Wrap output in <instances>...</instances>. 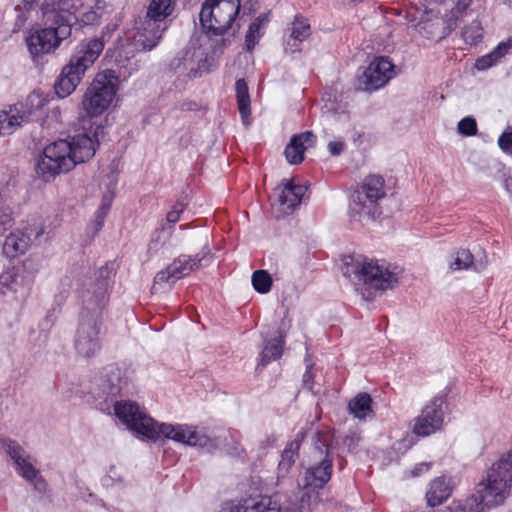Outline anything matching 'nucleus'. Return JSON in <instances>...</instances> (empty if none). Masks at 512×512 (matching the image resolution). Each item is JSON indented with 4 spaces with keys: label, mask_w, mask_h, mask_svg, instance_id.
Masks as SVG:
<instances>
[{
    "label": "nucleus",
    "mask_w": 512,
    "mask_h": 512,
    "mask_svg": "<svg viewBox=\"0 0 512 512\" xmlns=\"http://www.w3.org/2000/svg\"><path fill=\"white\" fill-rule=\"evenodd\" d=\"M114 413L127 429L143 440L156 442L164 437L188 446L207 448L209 451L218 447L216 439L208 436L203 429L187 424L157 422L144 408L130 400L116 401Z\"/></svg>",
    "instance_id": "obj_1"
},
{
    "label": "nucleus",
    "mask_w": 512,
    "mask_h": 512,
    "mask_svg": "<svg viewBox=\"0 0 512 512\" xmlns=\"http://www.w3.org/2000/svg\"><path fill=\"white\" fill-rule=\"evenodd\" d=\"M42 10L46 26L32 28L24 37L33 63H39L43 56L54 53L70 37L75 18L65 3L62 6L51 5V0H45Z\"/></svg>",
    "instance_id": "obj_2"
},
{
    "label": "nucleus",
    "mask_w": 512,
    "mask_h": 512,
    "mask_svg": "<svg viewBox=\"0 0 512 512\" xmlns=\"http://www.w3.org/2000/svg\"><path fill=\"white\" fill-rule=\"evenodd\" d=\"M512 449L503 454L488 469L486 477L479 483L477 494L459 501L456 512H485L504 503L511 492Z\"/></svg>",
    "instance_id": "obj_3"
},
{
    "label": "nucleus",
    "mask_w": 512,
    "mask_h": 512,
    "mask_svg": "<svg viewBox=\"0 0 512 512\" xmlns=\"http://www.w3.org/2000/svg\"><path fill=\"white\" fill-rule=\"evenodd\" d=\"M103 50L104 42L101 38H89L81 41L70 56L68 63L61 69L54 84L55 93L60 98L71 95Z\"/></svg>",
    "instance_id": "obj_4"
},
{
    "label": "nucleus",
    "mask_w": 512,
    "mask_h": 512,
    "mask_svg": "<svg viewBox=\"0 0 512 512\" xmlns=\"http://www.w3.org/2000/svg\"><path fill=\"white\" fill-rule=\"evenodd\" d=\"M135 70L136 68H131L127 73L121 70L117 73L113 69H106L96 74L82 99L86 121L94 122V118L102 115L110 107L118 91L119 77L126 78Z\"/></svg>",
    "instance_id": "obj_5"
},
{
    "label": "nucleus",
    "mask_w": 512,
    "mask_h": 512,
    "mask_svg": "<svg viewBox=\"0 0 512 512\" xmlns=\"http://www.w3.org/2000/svg\"><path fill=\"white\" fill-rule=\"evenodd\" d=\"M240 0H205L199 18L204 34L208 37L225 35L240 12Z\"/></svg>",
    "instance_id": "obj_6"
},
{
    "label": "nucleus",
    "mask_w": 512,
    "mask_h": 512,
    "mask_svg": "<svg viewBox=\"0 0 512 512\" xmlns=\"http://www.w3.org/2000/svg\"><path fill=\"white\" fill-rule=\"evenodd\" d=\"M385 180L380 175L367 176L361 187L355 190L350 196L349 212L352 217H359V220H374L380 216L381 209L378 201L384 198Z\"/></svg>",
    "instance_id": "obj_7"
},
{
    "label": "nucleus",
    "mask_w": 512,
    "mask_h": 512,
    "mask_svg": "<svg viewBox=\"0 0 512 512\" xmlns=\"http://www.w3.org/2000/svg\"><path fill=\"white\" fill-rule=\"evenodd\" d=\"M101 313H94L93 310H88L85 306L82 307L74 337V348L76 354L81 358L90 359L101 351Z\"/></svg>",
    "instance_id": "obj_8"
},
{
    "label": "nucleus",
    "mask_w": 512,
    "mask_h": 512,
    "mask_svg": "<svg viewBox=\"0 0 512 512\" xmlns=\"http://www.w3.org/2000/svg\"><path fill=\"white\" fill-rule=\"evenodd\" d=\"M68 140L59 139L47 145L37 162V173L49 181L56 175L66 173L75 167Z\"/></svg>",
    "instance_id": "obj_9"
},
{
    "label": "nucleus",
    "mask_w": 512,
    "mask_h": 512,
    "mask_svg": "<svg viewBox=\"0 0 512 512\" xmlns=\"http://www.w3.org/2000/svg\"><path fill=\"white\" fill-rule=\"evenodd\" d=\"M352 272L368 290L386 291L393 289L398 283L397 274L378 260L368 258L357 260L352 265Z\"/></svg>",
    "instance_id": "obj_10"
},
{
    "label": "nucleus",
    "mask_w": 512,
    "mask_h": 512,
    "mask_svg": "<svg viewBox=\"0 0 512 512\" xmlns=\"http://www.w3.org/2000/svg\"><path fill=\"white\" fill-rule=\"evenodd\" d=\"M326 447L325 457L317 464L311 465L305 469L303 476L299 481V487L304 491L301 498L303 503L304 497L307 496L309 500L313 499L314 503L318 502V491L323 489L329 482L333 471V456Z\"/></svg>",
    "instance_id": "obj_11"
},
{
    "label": "nucleus",
    "mask_w": 512,
    "mask_h": 512,
    "mask_svg": "<svg viewBox=\"0 0 512 512\" xmlns=\"http://www.w3.org/2000/svg\"><path fill=\"white\" fill-rule=\"evenodd\" d=\"M83 133H79L71 138L69 145L71 147V156L75 160V165L83 163L92 158L99 145L100 138L104 137L105 127L96 122L82 120Z\"/></svg>",
    "instance_id": "obj_12"
},
{
    "label": "nucleus",
    "mask_w": 512,
    "mask_h": 512,
    "mask_svg": "<svg viewBox=\"0 0 512 512\" xmlns=\"http://www.w3.org/2000/svg\"><path fill=\"white\" fill-rule=\"evenodd\" d=\"M210 255L207 245L194 256L182 254L175 258L165 269L157 272L154 277V286L164 283L174 284L176 281L188 276L192 271L203 265V261Z\"/></svg>",
    "instance_id": "obj_13"
},
{
    "label": "nucleus",
    "mask_w": 512,
    "mask_h": 512,
    "mask_svg": "<svg viewBox=\"0 0 512 512\" xmlns=\"http://www.w3.org/2000/svg\"><path fill=\"white\" fill-rule=\"evenodd\" d=\"M113 263H106L97 272V279L85 286L80 292L82 306L94 313L102 312L108 301L109 281L114 275Z\"/></svg>",
    "instance_id": "obj_14"
},
{
    "label": "nucleus",
    "mask_w": 512,
    "mask_h": 512,
    "mask_svg": "<svg viewBox=\"0 0 512 512\" xmlns=\"http://www.w3.org/2000/svg\"><path fill=\"white\" fill-rule=\"evenodd\" d=\"M218 512H281L280 497L252 490L238 500L225 501Z\"/></svg>",
    "instance_id": "obj_15"
},
{
    "label": "nucleus",
    "mask_w": 512,
    "mask_h": 512,
    "mask_svg": "<svg viewBox=\"0 0 512 512\" xmlns=\"http://www.w3.org/2000/svg\"><path fill=\"white\" fill-rule=\"evenodd\" d=\"M3 447L13 460L18 475L31 483L37 491L45 492L47 483L41 476L40 471L34 467L31 456L24 448L12 439L3 440Z\"/></svg>",
    "instance_id": "obj_16"
},
{
    "label": "nucleus",
    "mask_w": 512,
    "mask_h": 512,
    "mask_svg": "<svg viewBox=\"0 0 512 512\" xmlns=\"http://www.w3.org/2000/svg\"><path fill=\"white\" fill-rule=\"evenodd\" d=\"M446 407L445 395L439 394L433 397L414 419L413 433L419 437H427L440 430Z\"/></svg>",
    "instance_id": "obj_17"
},
{
    "label": "nucleus",
    "mask_w": 512,
    "mask_h": 512,
    "mask_svg": "<svg viewBox=\"0 0 512 512\" xmlns=\"http://www.w3.org/2000/svg\"><path fill=\"white\" fill-rule=\"evenodd\" d=\"M34 99L38 100L36 108H41L42 100L35 95H30L25 103H17L11 106L9 111H0V136L11 135L24 123L31 120Z\"/></svg>",
    "instance_id": "obj_18"
},
{
    "label": "nucleus",
    "mask_w": 512,
    "mask_h": 512,
    "mask_svg": "<svg viewBox=\"0 0 512 512\" xmlns=\"http://www.w3.org/2000/svg\"><path fill=\"white\" fill-rule=\"evenodd\" d=\"M394 76V65L388 57H377L363 72L360 83L365 91L373 92L384 87Z\"/></svg>",
    "instance_id": "obj_19"
},
{
    "label": "nucleus",
    "mask_w": 512,
    "mask_h": 512,
    "mask_svg": "<svg viewBox=\"0 0 512 512\" xmlns=\"http://www.w3.org/2000/svg\"><path fill=\"white\" fill-rule=\"evenodd\" d=\"M134 29L143 48L151 50L158 44L162 34L167 29L166 18L152 17L150 12L146 11L145 16L135 21Z\"/></svg>",
    "instance_id": "obj_20"
},
{
    "label": "nucleus",
    "mask_w": 512,
    "mask_h": 512,
    "mask_svg": "<svg viewBox=\"0 0 512 512\" xmlns=\"http://www.w3.org/2000/svg\"><path fill=\"white\" fill-rule=\"evenodd\" d=\"M42 232V230L34 232L32 229L28 228L11 232L3 243V254L9 259L24 255L31 246L32 235L37 238Z\"/></svg>",
    "instance_id": "obj_21"
},
{
    "label": "nucleus",
    "mask_w": 512,
    "mask_h": 512,
    "mask_svg": "<svg viewBox=\"0 0 512 512\" xmlns=\"http://www.w3.org/2000/svg\"><path fill=\"white\" fill-rule=\"evenodd\" d=\"M316 140L317 137L312 131L293 135L284 150L287 161L292 165L300 164L304 160V152L313 147Z\"/></svg>",
    "instance_id": "obj_22"
},
{
    "label": "nucleus",
    "mask_w": 512,
    "mask_h": 512,
    "mask_svg": "<svg viewBox=\"0 0 512 512\" xmlns=\"http://www.w3.org/2000/svg\"><path fill=\"white\" fill-rule=\"evenodd\" d=\"M305 439V433L300 431L296 434L295 438L287 443L285 449L281 453V459L278 464L277 474L278 478L285 477L291 468L294 466L297 458L299 457V450L302 442Z\"/></svg>",
    "instance_id": "obj_23"
},
{
    "label": "nucleus",
    "mask_w": 512,
    "mask_h": 512,
    "mask_svg": "<svg viewBox=\"0 0 512 512\" xmlns=\"http://www.w3.org/2000/svg\"><path fill=\"white\" fill-rule=\"evenodd\" d=\"M97 388L92 390L95 398L107 401L109 398L116 397L120 391V377L118 371H111L107 375L100 377L96 383Z\"/></svg>",
    "instance_id": "obj_24"
},
{
    "label": "nucleus",
    "mask_w": 512,
    "mask_h": 512,
    "mask_svg": "<svg viewBox=\"0 0 512 512\" xmlns=\"http://www.w3.org/2000/svg\"><path fill=\"white\" fill-rule=\"evenodd\" d=\"M452 494V487L449 479L440 476L432 480L426 492L427 504L436 507L445 502Z\"/></svg>",
    "instance_id": "obj_25"
},
{
    "label": "nucleus",
    "mask_w": 512,
    "mask_h": 512,
    "mask_svg": "<svg viewBox=\"0 0 512 512\" xmlns=\"http://www.w3.org/2000/svg\"><path fill=\"white\" fill-rule=\"evenodd\" d=\"M473 0H458L455 6L444 15L441 33L438 39H445L457 27L458 21L466 15L467 9L471 6Z\"/></svg>",
    "instance_id": "obj_26"
},
{
    "label": "nucleus",
    "mask_w": 512,
    "mask_h": 512,
    "mask_svg": "<svg viewBox=\"0 0 512 512\" xmlns=\"http://www.w3.org/2000/svg\"><path fill=\"white\" fill-rule=\"evenodd\" d=\"M306 192L307 187L305 185L294 184L291 180H287L280 189L278 200L281 205H285L289 209H294L300 205Z\"/></svg>",
    "instance_id": "obj_27"
},
{
    "label": "nucleus",
    "mask_w": 512,
    "mask_h": 512,
    "mask_svg": "<svg viewBox=\"0 0 512 512\" xmlns=\"http://www.w3.org/2000/svg\"><path fill=\"white\" fill-rule=\"evenodd\" d=\"M348 411L360 421H365L368 417L373 416L371 396L366 392L358 393L349 401Z\"/></svg>",
    "instance_id": "obj_28"
},
{
    "label": "nucleus",
    "mask_w": 512,
    "mask_h": 512,
    "mask_svg": "<svg viewBox=\"0 0 512 512\" xmlns=\"http://www.w3.org/2000/svg\"><path fill=\"white\" fill-rule=\"evenodd\" d=\"M311 35V25L307 18L302 15L297 14L290 27V39L294 41V48L291 49L292 52L299 51L300 48L297 43H302L306 39H308Z\"/></svg>",
    "instance_id": "obj_29"
},
{
    "label": "nucleus",
    "mask_w": 512,
    "mask_h": 512,
    "mask_svg": "<svg viewBox=\"0 0 512 512\" xmlns=\"http://www.w3.org/2000/svg\"><path fill=\"white\" fill-rule=\"evenodd\" d=\"M268 22L269 13H263L251 22L245 35V46L247 51H252L254 49L255 45L263 36L264 32L262 30Z\"/></svg>",
    "instance_id": "obj_30"
},
{
    "label": "nucleus",
    "mask_w": 512,
    "mask_h": 512,
    "mask_svg": "<svg viewBox=\"0 0 512 512\" xmlns=\"http://www.w3.org/2000/svg\"><path fill=\"white\" fill-rule=\"evenodd\" d=\"M106 3L102 0H96L95 5L88 7L87 9L83 10L79 17L75 15L77 6L75 5V9L73 10V16L75 17L74 20H79L82 25H95L98 24L101 17L104 13Z\"/></svg>",
    "instance_id": "obj_31"
},
{
    "label": "nucleus",
    "mask_w": 512,
    "mask_h": 512,
    "mask_svg": "<svg viewBox=\"0 0 512 512\" xmlns=\"http://www.w3.org/2000/svg\"><path fill=\"white\" fill-rule=\"evenodd\" d=\"M486 267V262L474 263V256L469 249H460L456 252L454 262L450 264V268L456 270L474 269L475 271H482Z\"/></svg>",
    "instance_id": "obj_32"
},
{
    "label": "nucleus",
    "mask_w": 512,
    "mask_h": 512,
    "mask_svg": "<svg viewBox=\"0 0 512 512\" xmlns=\"http://www.w3.org/2000/svg\"><path fill=\"white\" fill-rule=\"evenodd\" d=\"M236 99L239 113L244 121L251 115L250 96L247 83L244 79H238L235 83Z\"/></svg>",
    "instance_id": "obj_33"
},
{
    "label": "nucleus",
    "mask_w": 512,
    "mask_h": 512,
    "mask_svg": "<svg viewBox=\"0 0 512 512\" xmlns=\"http://www.w3.org/2000/svg\"><path fill=\"white\" fill-rule=\"evenodd\" d=\"M284 339L280 336L277 339L269 340L265 343L261 352V364L266 366L271 361L281 358L283 354Z\"/></svg>",
    "instance_id": "obj_34"
},
{
    "label": "nucleus",
    "mask_w": 512,
    "mask_h": 512,
    "mask_svg": "<svg viewBox=\"0 0 512 512\" xmlns=\"http://www.w3.org/2000/svg\"><path fill=\"white\" fill-rule=\"evenodd\" d=\"M176 0H151L147 11L152 17L168 18L174 12Z\"/></svg>",
    "instance_id": "obj_35"
},
{
    "label": "nucleus",
    "mask_w": 512,
    "mask_h": 512,
    "mask_svg": "<svg viewBox=\"0 0 512 512\" xmlns=\"http://www.w3.org/2000/svg\"><path fill=\"white\" fill-rule=\"evenodd\" d=\"M252 286L260 294H266L271 290L272 277L266 270H256L252 274Z\"/></svg>",
    "instance_id": "obj_36"
},
{
    "label": "nucleus",
    "mask_w": 512,
    "mask_h": 512,
    "mask_svg": "<svg viewBox=\"0 0 512 512\" xmlns=\"http://www.w3.org/2000/svg\"><path fill=\"white\" fill-rule=\"evenodd\" d=\"M483 29L480 21L473 20L469 25L465 26L462 30V38L465 43L469 45L478 44L483 38Z\"/></svg>",
    "instance_id": "obj_37"
},
{
    "label": "nucleus",
    "mask_w": 512,
    "mask_h": 512,
    "mask_svg": "<svg viewBox=\"0 0 512 512\" xmlns=\"http://www.w3.org/2000/svg\"><path fill=\"white\" fill-rule=\"evenodd\" d=\"M230 439L233 441L232 444H226V452L228 455L232 457H237L240 459L246 458V451L240 444L241 434L238 430L230 429L228 431Z\"/></svg>",
    "instance_id": "obj_38"
},
{
    "label": "nucleus",
    "mask_w": 512,
    "mask_h": 512,
    "mask_svg": "<svg viewBox=\"0 0 512 512\" xmlns=\"http://www.w3.org/2000/svg\"><path fill=\"white\" fill-rule=\"evenodd\" d=\"M458 132L463 136H474L477 133V123L472 117H464L458 122Z\"/></svg>",
    "instance_id": "obj_39"
},
{
    "label": "nucleus",
    "mask_w": 512,
    "mask_h": 512,
    "mask_svg": "<svg viewBox=\"0 0 512 512\" xmlns=\"http://www.w3.org/2000/svg\"><path fill=\"white\" fill-rule=\"evenodd\" d=\"M441 28L439 23L426 21L420 27V33L427 39L441 41L442 39L437 38L441 33Z\"/></svg>",
    "instance_id": "obj_40"
},
{
    "label": "nucleus",
    "mask_w": 512,
    "mask_h": 512,
    "mask_svg": "<svg viewBox=\"0 0 512 512\" xmlns=\"http://www.w3.org/2000/svg\"><path fill=\"white\" fill-rule=\"evenodd\" d=\"M18 276L13 271H5L0 274L1 291L5 293L7 290L16 291L15 284Z\"/></svg>",
    "instance_id": "obj_41"
},
{
    "label": "nucleus",
    "mask_w": 512,
    "mask_h": 512,
    "mask_svg": "<svg viewBox=\"0 0 512 512\" xmlns=\"http://www.w3.org/2000/svg\"><path fill=\"white\" fill-rule=\"evenodd\" d=\"M497 143L503 153L512 157V130L504 131L499 136Z\"/></svg>",
    "instance_id": "obj_42"
},
{
    "label": "nucleus",
    "mask_w": 512,
    "mask_h": 512,
    "mask_svg": "<svg viewBox=\"0 0 512 512\" xmlns=\"http://www.w3.org/2000/svg\"><path fill=\"white\" fill-rule=\"evenodd\" d=\"M497 63L492 56L491 52L479 57L476 59L474 67L478 71H485L493 66H495Z\"/></svg>",
    "instance_id": "obj_43"
},
{
    "label": "nucleus",
    "mask_w": 512,
    "mask_h": 512,
    "mask_svg": "<svg viewBox=\"0 0 512 512\" xmlns=\"http://www.w3.org/2000/svg\"><path fill=\"white\" fill-rule=\"evenodd\" d=\"M15 11L17 13L13 32H18L22 29V27L25 25L26 21L28 20L29 11L24 10L21 6H16Z\"/></svg>",
    "instance_id": "obj_44"
},
{
    "label": "nucleus",
    "mask_w": 512,
    "mask_h": 512,
    "mask_svg": "<svg viewBox=\"0 0 512 512\" xmlns=\"http://www.w3.org/2000/svg\"><path fill=\"white\" fill-rule=\"evenodd\" d=\"M493 50L495 54H497L501 59H503L512 50V35L508 37L505 41H501Z\"/></svg>",
    "instance_id": "obj_45"
},
{
    "label": "nucleus",
    "mask_w": 512,
    "mask_h": 512,
    "mask_svg": "<svg viewBox=\"0 0 512 512\" xmlns=\"http://www.w3.org/2000/svg\"><path fill=\"white\" fill-rule=\"evenodd\" d=\"M164 242L160 240L159 235L157 237H152L147 247V255L148 258H152L154 255L158 253V251L163 247Z\"/></svg>",
    "instance_id": "obj_46"
},
{
    "label": "nucleus",
    "mask_w": 512,
    "mask_h": 512,
    "mask_svg": "<svg viewBox=\"0 0 512 512\" xmlns=\"http://www.w3.org/2000/svg\"><path fill=\"white\" fill-rule=\"evenodd\" d=\"M360 436L356 433L346 435L343 439V445L349 452H353L360 442Z\"/></svg>",
    "instance_id": "obj_47"
},
{
    "label": "nucleus",
    "mask_w": 512,
    "mask_h": 512,
    "mask_svg": "<svg viewBox=\"0 0 512 512\" xmlns=\"http://www.w3.org/2000/svg\"><path fill=\"white\" fill-rule=\"evenodd\" d=\"M184 207L180 204L175 205L166 215L169 223L175 224L179 221L180 215L183 213Z\"/></svg>",
    "instance_id": "obj_48"
},
{
    "label": "nucleus",
    "mask_w": 512,
    "mask_h": 512,
    "mask_svg": "<svg viewBox=\"0 0 512 512\" xmlns=\"http://www.w3.org/2000/svg\"><path fill=\"white\" fill-rule=\"evenodd\" d=\"M111 203H112V196H108V195L103 196L102 203L97 210L98 212H100V216H99L100 220H101V217H106V215L108 214V211L110 210V207H111Z\"/></svg>",
    "instance_id": "obj_49"
},
{
    "label": "nucleus",
    "mask_w": 512,
    "mask_h": 512,
    "mask_svg": "<svg viewBox=\"0 0 512 512\" xmlns=\"http://www.w3.org/2000/svg\"><path fill=\"white\" fill-rule=\"evenodd\" d=\"M111 203H112V196H108V195L103 196L102 203L97 210L98 212H100V216H99L100 220H101V217H106V215L108 214V211L110 210V207H111Z\"/></svg>",
    "instance_id": "obj_50"
},
{
    "label": "nucleus",
    "mask_w": 512,
    "mask_h": 512,
    "mask_svg": "<svg viewBox=\"0 0 512 512\" xmlns=\"http://www.w3.org/2000/svg\"><path fill=\"white\" fill-rule=\"evenodd\" d=\"M345 144L342 141H331L328 143V151L333 156H338L344 151Z\"/></svg>",
    "instance_id": "obj_51"
},
{
    "label": "nucleus",
    "mask_w": 512,
    "mask_h": 512,
    "mask_svg": "<svg viewBox=\"0 0 512 512\" xmlns=\"http://www.w3.org/2000/svg\"><path fill=\"white\" fill-rule=\"evenodd\" d=\"M430 463L422 462L417 464L414 469L412 470L413 476H419L423 472H427L430 469Z\"/></svg>",
    "instance_id": "obj_52"
},
{
    "label": "nucleus",
    "mask_w": 512,
    "mask_h": 512,
    "mask_svg": "<svg viewBox=\"0 0 512 512\" xmlns=\"http://www.w3.org/2000/svg\"><path fill=\"white\" fill-rule=\"evenodd\" d=\"M65 3V6L67 5L69 10L73 12L75 9V0H51V5H60Z\"/></svg>",
    "instance_id": "obj_53"
},
{
    "label": "nucleus",
    "mask_w": 512,
    "mask_h": 512,
    "mask_svg": "<svg viewBox=\"0 0 512 512\" xmlns=\"http://www.w3.org/2000/svg\"><path fill=\"white\" fill-rule=\"evenodd\" d=\"M99 216H100V212L96 211L95 220H94V226H95L96 232H98L102 228L104 219H105V217H101V221H100Z\"/></svg>",
    "instance_id": "obj_54"
},
{
    "label": "nucleus",
    "mask_w": 512,
    "mask_h": 512,
    "mask_svg": "<svg viewBox=\"0 0 512 512\" xmlns=\"http://www.w3.org/2000/svg\"><path fill=\"white\" fill-rule=\"evenodd\" d=\"M117 28L116 25H107L105 26V28L103 29L102 33H101V36H99L98 38H101L103 39V42L105 43V36L106 35H109L111 32H113L115 29Z\"/></svg>",
    "instance_id": "obj_55"
},
{
    "label": "nucleus",
    "mask_w": 512,
    "mask_h": 512,
    "mask_svg": "<svg viewBox=\"0 0 512 512\" xmlns=\"http://www.w3.org/2000/svg\"><path fill=\"white\" fill-rule=\"evenodd\" d=\"M276 437L274 435H270L266 438V440L262 443V447L266 448L268 446H272L276 442Z\"/></svg>",
    "instance_id": "obj_56"
},
{
    "label": "nucleus",
    "mask_w": 512,
    "mask_h": 512,
    "mask_svg": "<svg viewBox=\"0 0 512 512\" xmlns=\"http://www.w3.org/2000/svg\"><path fill=\"white\" fill-rule=\"evenodd\" d=\"M35 0H23V6H21L24 10L29 11L32 9Z\"/></svg>",
    "instance_id": "obj_57"
},
{
    "label": "nucleus",
    "mask_w": 512,
    "mask_h": 512,
    "mask_svg": "<svg viewBox=\"0 0 512 512\" xmlns=\"http://www.w3.org/2000/svg\"><path fill=\"white\" fill-rule=\"evenodd\" d=\"M303 382L307 386L310 382L312 383V375L310 371H306L303 375Z\"/></svg>",
    "instance_id": "obj_58"
},
{
    "label": "nucleus",
    "mask_w": 512,
    "mask_h": 512,
    "mask_svg": "<svg viewBox=\"0 0 512 512\" xmlns=\"http://www.w3.org/2000/svg\"><path fill=\"white\" fill-rule=\"evenodd\" d=\"M112 482H113V479L111 476H105L103 479H102V484L104 486H109V485H112Z\"/></svg>",
    "instance_id": "obj_59"
},
{
    "label": "nucleus",
    "mask_w": 512,
    "mask_h": 512,
    "mask_svg": "<svg viewBox=\"0 0 512 512\" xmlns=\"http://www.w3.org/2000/svg\"><path fill=\"white\" fill-rule=\"evenodd\" d=\"M320 436H321V433L320 432H317L316 433V437H317V441H315V447L318 449V450H321V447H320Z\"/></svg>",
    "instance_id": "obj_60"
},
{
    "label": "nucleus",
    "mask_w": 512,
    "mask_h": 512,
    "mask_svg": "<svg viewBox=\"0 0 512 512\" xmlns=\"http://www.w3.org/2000/svg\"><path fill=\"white\" fill-rule=\"evenodd\" d=\"M491 54L494 57L496 63H499L502 60L497 54H495L494 50L491 51Z\"/></svg>",
    "instance_id": "obj_61"
}]
</instances>
